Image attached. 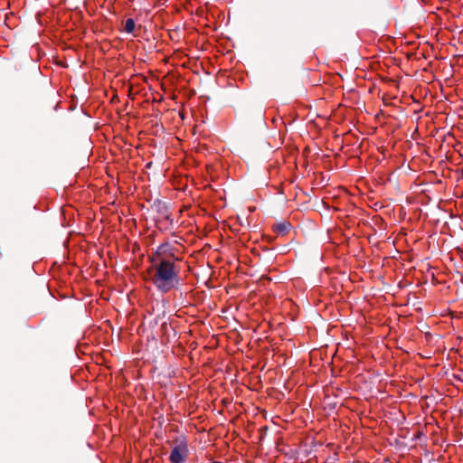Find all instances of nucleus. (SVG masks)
Segmentation results:
<instances>
[{"label": "nucleus", "mask_w": 463, "mask_h": 463, "mask_svg": "<svg viewBox=\"0 0 463 463\" xmlns=\"http://www.w3.org/2000/svg\"><path fill=\"white\" fill-rule=\"evenodd\" d=\"M157 260H178V258L175 255L174 247L170 243L165 242L159 245L151 257L152 262H156Z\"/></svg>", "instance_id": "f03ea898"}, {"label": "nucleus", "mask_w": 463, "mask_h": 463, "mask_svg": "<svg viewBox=\"0 0 463 463\" xmlns=\"http://www.w3.org/2000/svg\"><path fill=\"white\" fill-rule=\"evenodd\" d=\"M212 463H222V462H221V461H213Z\"/></svg>", "instance_id": "9d476101"}, {"label": "nucleus", "mask_w": 463, "mask_h": 463, "mask_svg": "<svg viewBox=\"0 0 463 463\" xmlns=\"http://www.w3.org/2000/svg\"><path fill=\"white\" fill-rule=\"evenodd\" d=\"M90 143H94L95 142V140L92 139V137L90 138Z\"/></svg>", "instance_id": "6e6552de"}, {"label": "nucleus", "mask_w": 463, "mask_h": 463, "mask_svg": "<svg viewBox=\"0 0 463 463\" xmlns=\"http://www.w3.org/2000/svg\"><path fill=\"white\" fill-rule=\"evenodd\" d=\"M165 326H166V324L165 323V324H163L162 328H164Z\"/></svg>", "instance_id": "1a4fd4ad"}, {"label": "nucleus", "mask_w": 463, "mask_h": 463, "mask_svg": "<svg viewBox=\"0 0 463 463\" xmlns=\"http://www.w3.org/2000/svg\"><path fill=\"white\" fill-rule=\"evenodd\" d=\"M135 26H136L135 21L132 18H128L125 22V28H124V30H125L126 33H131L134 32Z\"/></svg>", "instance_id": "39448f33"}, {"label": "nucleus", "mask_w": 463, "mask_h": 463, "mask_svg": "<svg viewBox=\"0 0 463 463\" xmlns=\"http://www.w3.org/2000/svg\"><path fill=\"white\" fill-rule=\"evenodd\" d=\"M461 176L463 177V168L461 169Z\"/></svg>", "instance_id": "9b49d317"}, {"label": "nucleus", "mask_w": 463, "mask_h": 463, "mask_svg": "<svg viewBox=\"0 0 463 463\" xmlns=\"http://www.w3.org/2000/svg\"><path fill=\"white\" fill-rule=\"evenodd\" d=\"M290 227L291 225L288 222H283L274 225V231L284 235L288 232Z\"/></svg>", "instance_id": "20e7f679"}, {"label": "nucleus", "mask_w": 463, "mask_h": 463, "mask_svg": "<svg viewBox=\"0 0 463 463\" xmlns=\"http://www.w3.org/2000/svg\"><path fill=\"white\" fill-rule=\"evenodd\" d=\"M312 154H313V158L326 156V154H324V152L322 151L320 146H314L313 150H312ZM326 156H328L326 155Z\"/></svg>", "instance_id": "423d86ee"}, {"label": "nucleus", "mask_w": 463, "mask_h": 463, "mask_svg": "<svg viewBox=\"0 0 463 463\" xmlns=\"http://www.w3.org/2000/svg\"><path fill=\"white\" fill-rule=\"evenodd\" d=\"M173 260H157L152 262L151 280L161 292L166 293L179 285V269Z\"/></svg>", "instance_id": "f257e3e1"}, {"label": "nucleus", "mask_w": 463, "mask_h": 463, "mask_svg": "<svg viewBox=\"0 0 463 463\" xmlns=\"http://www.w3.org/2000/svg\"><path fill=\"white\" fill-rule=\"evenodd\" d=\"M312 148L310 146H305L303 151H302V155L307 157V158H311L313 159V154H312Z\"/></svg>", "instance_id": "0eeeda50"}, {"label": "nucleus", "mask_w": 463, "mask_h": 463, "mask_svg": "<svg viewBox=\"0 0 463 463\" xmlns=\"http://www.w3.org/2000/svg\"><path fill=\"white\" fill-rule=\"evenodd\" d=\"M188 453V449L185 443H181L177 446H175L172 449L171 454L169 456V460L172 463H183L185 460V458Z\"/></svg>", "instance_id": "7ed1b4c3"}]
</instances>
